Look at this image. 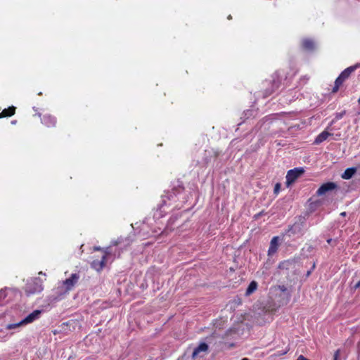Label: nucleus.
Returning a JSON list of instances; mask_svg holds the SVG:
<instances>
[{"mask_svg": "<svg viewBox=\"0 0 360 360\" xmlns=\"http://www.w3.org/2000/svg\"><path fill=\"white\" fill-rule=\"evenodd\" d=\"M79 280V275L78 274H72L68 278H66L57 287L53 299L56 300H63L74 288Z\"/></svg>", "mask_w": 360, "mask_h": 360, "instance_id": "obj_1", "label": "nucleus"}, {"mask_svg": "<svg viewBox=\"0 0 360 360\" xmlns=\"http://www.w3.org/2000/svg\"><path fill=\"white\" fill-rule=\"evenodd\" d=\"M257 286L258 284L255 281H251L246 290L245 295L249 296L252 294L257 289Z\"/></svg>", "mask_w": 360, "mask_h": 360, "instance_id": "obj_17", "label": "nucleus"}, {"mask_svg": "<svg viewBox=\"0 0 360 360\" xmlns=\"http://www.w3.org/2000/svg\"><path fill=\"white\" fill-rule=\"evenodd\" d=\"M22 325H25V324H24V323H21V321H20V322L16 323L8 324L6 328L8 330H12V329H15V328H16L18 327H20V326H21Z\"/></svg>", "mask_w": 360, "mask_h": 360, "instance_id": "obj_20", "label": "nucleus"}, {"mask_svg": "<svg viewBox=\"0 0 360 360\" xmlns=\"http://www.w3.org/2000/svg\"><path fill=\"white\" fill-rule=\"evenodd\" d=\"M16 123H17V120H13V121L11 122V124H15Z\"/></svg>", "mask_w": 360, "mask_h": 360, "instance_id": "obj_25", "label": "nucleus"}, {"mask_svg": "<svg viewBox=\"0 0 360 360\" xmlns=\"http://www.w3.org/2000/svg\"><path fill=\"white\" fill-rule=\"evenodd\" d=\"M340 349H337L335 353H334V355H333V360H338V358L340 356Z\"/></svg>", "mask_w": 360, "mask_h": 360, "instance_id": "obj_22", "label": "nucleus"}, {"mask_svg": "<svg viewBox=\"0 0 360 360\" xmlns=\"http://www.w3.org/2000/svg\"><path fill=\"white\" fill-rule=\"evenodd\" d=\"M228 19H229V20L232 19V17H231V15H229L228 16Z\"/></svg>", "mask_w": 360, "mask_h": 360, "instance_id": "obj_28", "label": "nucleus"}, {"mask_svg": "<svg viewBox=\"0 0 360 360\" xmlns=\"http://www.w3.org/2000/svg\"><path fill=\"white\" fill-rule=\"evenodd\" d=\"M354 288H360V281L356 283V285H354Z\"/></svg>", "mask_w": 360, "mask_h": 360, "instance_id": "obj_24", "label": "nucleus"}, {"mask_svg": "<svg viewBox=\"0 0 360 360\" xmlns=\"http://www.w3.org/2000/svg\"><path fill=\"white\" fill-rule=\"evenodd\" d=\"M42 290L43 287L40 279L35 278L32 283H28L26 285L25 292L28 295H30L37 292H40Z\"/></svg>", "mask_w": 360, "mask_h": 360, "instance_id": "obj_6", "label": "nucleus"}, {"mask_svg": "<svg viewBox=\"0 0 360 360\" xmlns=\"http://www.w3.org/2000/svg\"><path fill=\"white\" fill-rule=\"evenodd\" d=\"M314 268H315V263L313 264L312 269H314Z\"/></svg>", "mask_w": 360, "mask_h": 360, "instance_id": "obj_30", "label": "nucleus"}, {"mask_svg": "<svg viewBox=\"0 0 360 360\" xmlns=\"http://www.w3.org/2000/svg\"><path fill=\"white\" fill-rule=\"evenodd\" d=\"M295 260L294 259L284 260L278 264V269L282 270H288L295 264Z\"/></svg>", "mask_w": 360, "mask_h": 360, "instance_id": "obj_14", "label": "nucleus"}, {"mask_svg": "<svg viewBox=\"0 0 360 360\" xmlns=\"http://www.w3.org/2000/svg\"><path fill=\"white\" fill-rule=\"evenodd\" d=\"M345 113H346L345 110H343L342 112L336 113L335 118L331 121L330 126L333 124L336 121L342 119L344 117V115H345Z\"/></svg>", "mask_w": 360, "mask_h": 360, "instance_id": "obj_19", "label": "nucleus"}, {"mask_svg": "<svg viewBox=\"0 0 360 360\" xmlns=\"http://www.w3.org/2000/svg\"><path fill=\"white\" fill-rule=\"evenodd\" d=\"M311 274V271H308L307 275L309 276Z\"/></svg>", "mask_w": 360, "mask_h": 360, "instance_id": "obj_31", "label": "nucleus"}, {"mask_svg": "<svg viewBox=\"0 0 360 360\" xmlns=\"http://www.w3.org/2000/svg\"><path fill=\"white\" fill-rule=\"evenodd\" d=\"M331 240H332V239H328V240H327L328 243H330L331 242Z\"/></svg>", "mask_w": 360, "mask_h": 360, "instance_id": "obj_29", "label": "nucleus"}, {"mask_svg": "<svg viewBox=\"0 0 360 360\" xmlns=\"http://www.w3.org/2000/svg\"><path fill=\"white\" fill-rule=\"evenodd\" d=\"M94 250H101L102 252V255L101 256L100 259H94L91 263V266L94 269L100 271L103 269V267L105 265L108 253L105 251L103 250L101 248H94Z\"/></svg>", "mask_w": 360, "mask_h": 360, "instance_id": "obj_4", "label": "nucleus"}, {"mask_svg": "<svg viewBox=\"0 0 360 360\" xmlns=\"http://www.w3.org/2000/svg\"><path fill=\"white\" fill-rule=\"evenodd\" d=\"M208 349V345L205 343H200L198 347H197L193 352L192 356L193 358H195L200 352H207Z\"/></svg>", "mask_w": 360, "mask_h": 360, "instance_id": "obj_15", "label": "nucleus"}, {"mask_svg": "<svg viewBox=\"0 0 360 360\" xmlns=\"http://www.w3.org/2000/svg\"><path fill=\"white\" fill-rule=\"evenodd\" d=\"M281 184L280 183H276L274 186V193L275 195H278L281 191Z\"/></svg>", "mask_w": 360, "mask_h": 360, "instance_id": "obj_21", "label": "nucleus"}, {"mask_svg": "<svg viewBox=\"0 0 360 360\" xmlns=\"http://www.w3.org/2000/svg\"><path fill=\"white\" fill-rule=\"evenodd\" d=\"M15 110H16V108L14 106H10L8 108L4 109L0 112V119L11 117V116L14 115L15 113Z\"/></svg>", "mask_w": 360, "mask_h": 360, "instance_id": "obj_13", "label": "nucleus"}, {"mask_svg": "<svg viewBox=\"0 0 360 360\" xmlns=\"http://www.w3.org/2000/svg\"><path fill=\"white\" fill-rule=\"evenodd\" d=\"M358 103H359V104L360 105V98H359V100H358Z\"/></svg>", "mask_w": 360, "mask_h": 360, "instance_id": "obj_33", "label": "nucleus"}, {"mask_svg": "<svg viewBox=\"0 0 360 360\" xmlns=\"http://www.w3.org/2000/svg\"><path fill=\"white\" fill-rule=\"evenodd\" d=\"M342 216H345L346 215V212H343L340 214Z\"/></svg>", "mask_w": 360, "mask_h": 360, "instance_id": "obj_26", "label": "nucleus"}, {"mask_svg": "<svg viewBox=\"0 0 360 360\" xmlns=\"http://www.w3.org/2000/svg\"><path fill=\"white\" fill-rule=\"evenodd\" d=\"M286 353H287V351H285L283 353L280 354V355H283V354H285Z\"/></svg>", "mask_w": 360, "mask_h": 360, "instance_id": "obj_27", "label": "nucleus"}, {"mask_svg": "<svg viewBox=\"0 0 360 360\" xmlns=\"http://www.w3.org/2000/svg\"><path fill=\"white\" fill-rule=\"evenodd\" d=\"M330 127H328L326 130L320 133L316 138L314 140V143L316 144H320L321 143L326 141L329 136H332L333 134L329 133L327 130L329 129Z\"/></svg>", "mask_w": 360, "mask_h": 360, "instance_id": "obj_12", "label": "nucleus"}, {"mask_svg": "<svg viewBox=\"0 0 360 360\" xmlns=\"http://www.w3.org/2000/svg\"><path fill=\"white\" fill-rule=\"evenodd\" d=\"M263 214H264V211H262V212H259V213L256 214L254 216V218H255V219H258L259 217H261L262 215H263Z\"/></svg>", "mask_w": 360, "mask_h": 360, "instance_id": "obj_23", "label": "nucleus"}, {"mask_svg": "<svg viewBox=\"0 0 360 360\" xmlns=\"http://www.w3.org/2000/svg\"><path fill=\"white\" fill-rule=\"evenodd\" d=\"M304 224V217L300 216L298 217L297 221L288 227L287 230V233L288 234L289 236H294L296 234H301L302 236Z\"/></svg>", "mask_w": 360, "mask_h": 360, "instance_id": "obj_3", "label": "nucleus"}, {"mask_svg": "<svg viewBox=\"0 0 360 360\" xmlns=\"http://www.w3.org/2000/svg\"><path fill=\"white\" fill-rule=\"evenodd\" d=\"M281 290H285V288L284 286H282Z\"/></svg>", "mask_w": 360, "mask_h": 360, "instance_id": "obj_32", "label": "nucleus"}, {"mask_svg": "<svg viewBox=\"0 0 360 360\" xmlns=\"http://www.w3.org/2000/svg\"><path fill=\"white\" fill-rule=\"evenodd\" d=\"M359 67H360V65L356 64L355 65L349 66L344 70L335 79V85L332 91L333 93L337 92L344 82H345L350 77L351 74L354 72Z\"/></svg>", "mask_w": 360, "mask_h": 360, "instance_id": "obj_2", "label": "nucleus"}, {"mask_svg": "<svg viewBox=\"0 0 360 360\" xmlns=\"http://www.w3.org/2000/svg\"><path fill=\"white\" fill-rule=\"evenodd\" d=\"M280 83L278 81H276V79H273L272 81V89L271 91H267L265 94L266 96L271 95L276 89L278 88Z\"/></svg>", "mask_w": 360, "mask_h": 360, "instance_id": "obj_18", "label": "nucleus"}, {"mask_svg": "<svg viewBox=\"0 0 360 360\" xmlns=\"http://www.w3.org/2000/svg\"><path fill=\"white\" fill-rule=\"evenodd\" d=\"M304 172V169L302 167H295L288 171L285 176L287 186L294 183Z\"/></svg>", "mask_w": 360, "mask_h": 360, "instance_id": "obj_5", "label": "nucleus"}, {"mask_svg": "<svg viewBox=\"0 0 360 360\" xmlns=\"http://www.w3.org/2000/svg\"><path fill=\"white\" fill-rule=\"evenodd\" d=\"M356 172V169L354 167L347 168L345 170L341 176L344 179H349L354 175Z\"/></svg>", "mask_w": 360, "mask_h": 360, "instance_id": "obj_16", "label": "nucleus"}, {"mask_svg": "<svg viewBox=\"0 0 360 360\" xmlns=\"http://www.w3.org/2000/svg\"><path fill=\"white\" fill-rule=\"evenodd\" d=\"M41 311L40 310H34L28 316H27L24 319L21 321V323H24V324H27L33 322L34 320L39 318L41 314Z\"/></svg>", "mask_w": 360, "mask_h": 360, "instance_id": "obj_11", "label": "nucleus"}, {"mask_svg": "<svg viewBox=\"0 0 360 360\" xmlns=\"http://www.w3.org/2000/svg\"><path fill=\"white\" fill-rule=\"evenodd\" d=\"M301 46L307 51H313L316 48L314 41L310 39H304L301 42Z\"/></svg>", "mask_w": 360, "mask_h": 360, "instance_id": "obj_10", "label": "nucleus"}, {"mask_svg": "<svg viewBox=\"0 0 360 360\" xmlns=\"http://www.w3.org/2000/svg\"><path fill=\"white\" fill-rule=\"evenodd\" d=\"M278 240H279L278 236H274L271 240L269 248L268 250V255L269 256L273 255L277 252L278 245H279Z\"/></svg>", "mask_w": 360, "mask_h": 360, "instance_id": "obj_9", "label": "nucleus"}, {"mask_svg": "<svg viewBox=\"0 0 360 360\" xmlns=\"http://www.w3.org/2000/svg\"><path fill=\"white\" fill-rule=\"evenodd\" d=\"M337 185L334 182H327L323 184L316 191L317 195H322L328 191L334 190Z\"/></svg>", "mask_w": 360, "mask_h": 360, "instance_id": "obj_8", "label": "nucleus"}, {"mask_svg": "<svg viewBox=\"0 0 360 360\" xmlns=\"http://www.w3.org/2000/svg\"><path fill=\"white\" fill-rule=\"evenodd\" d=\"M41 122L47 128H54L57 124V119L51 114H44L41 117Z\"/></svg>", "mask_w": 360, "mask_h": 360, "instance_id": "obj_7", "label": "nucleus"}]
</instances>
